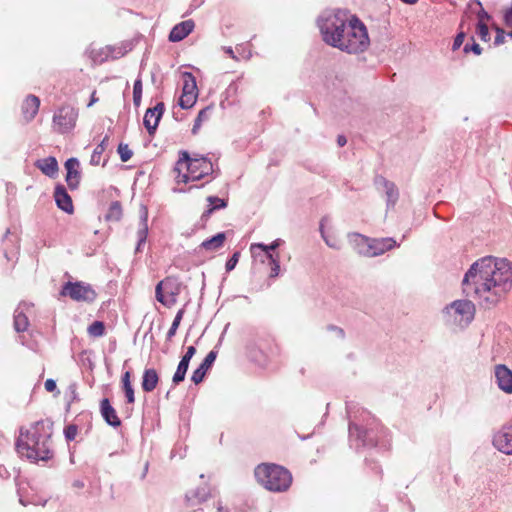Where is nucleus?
<instances>
[{"instance_id": "obj_1", "label": "nucleus", "mask_w": 512, "mask_h": 512, "mask_svg": "<svg viewBox=\"0 0 512 512\" xmlns=\"http://www.w3.org/2000/svg\"><path fill=\"white\" fill-rule=\"evenodd\" d=\"M462 287L467 297L476 298L483 307L491 308L512 288V264L503 258L483 257L466 272Z\"/></svg>"}, {"instance_id": "obj_2", "label": "nucleus", "mask_w": 512, "mask_h": 512, "mask_svg": "<svg viewBox=\"0 0 512 512\" xmlns=\"http://www.w3.org/2000/svg\"><path fill=\"white\" fill-rule=\"evenodd\" d=\"M42 422H36L32 429L23 433L16 443L19 454L33 461H47L52 458L50 436H44L39 433V426Z\"/></svg>"}, {"instance_id": "obj_3", "label": "nucleus", "mask_w": 512, "mask_h": 512, "mask_svg": "<svg viewBox=\"0 0 512 512\" xmlns=\"http://www.w3.org/2000/svg\"><path fill=\"white\" fill-rule=\"evenodd\" d=\"M317 23L323 41L327 45L340 50L345 34L350 28L348 14L342 10L325 12L318 18Z\"/></svg>"}, {"instance_id": "obj_4", "label": "nucleus", "mask_w": 512, "mask_h": 512, "mask_svg": "<svg viewBox=\"0 0 512 512\" xmlns=\"http://www.w3.org/2000/svg\"><path fill=\"white\" fill-rule=\"evenodd\" d=\"M257 482L273 492L286 491L291 483V473L282 466L263 463L255 468Z\"/></svg>"}, {"instance_id": "obj_5", "label": "nucleus", "mask_w": 512, "mask_h": 512, "mask_svg": "<svg viewBox=\"0 0 512 512\" xmlns=\"http://www.w3.org/2000/svg\"><path fill=\"white\" fill-rule=\"evenodd\" d=\"M349 27L340 50L349 54H357L367 50L370 40L365 25L353 16L350 18Z\"/></svg>"}, {"instance_id": "obj_6", "label": "nucleus", "mask_w": 512, "mask_h": 512, "mask_svg": "<svg viewBox=\"0 0 512 512\" xmlns=\"http://www.w3.org/2000/svg\"><path fill=\"white\" fill-rule=\"evenodd\" d=\"M443 312L449 323L466 326L474 318L475 306L469 300H456L445 307Z\"/></svg>"}, {"instance_id": "obj_7", "label": "nucleus", "mask_w": 512, "mask_h": 512, "mask_svg": "<svg viewBox=\"0 0 512 512\" xmlns=\"http://www.w3.org/2000/svg\"><path fill=\"white\" fill-rule=\"evenodd\" d=\"M180 158L176 163L174 171H180V166H185L190 173L192 181L200 180L204 176L213 172L212 163L205 157L190 158L187 151H182Z\"/></svg>"}, {"instance_id": "obj_8", "label": "nucleus", "mask_w": 512, "mask_h": 512, "mask_svg": "<svg viewBox=\"0 0 512 512\" xmlns=\"http://www.w3.org/2000/svg\"><path fill=\"white\" fill-rule=\"evenodd\" d=\"M77 119V109L70 105H63L53 115V128L60 134L70 132L75 127Z\"/></svg>"}, {"instance_id": "obj_9", "label": "nucleus", "mask_w": 512, "mask_h": 512, "mask_svg": "<svg viewBox=\"0 0 512 512\" xmlns=\"http://www.w3.org/2000/svg\"><path fill=\"white\" fill-rule=\"evenodd\" d=\"M61 294L69 296L75 301L92 302L96 298V292L89 284L83 282H68L63 286Z\"/></svg>"}, {"instance_id": "obj_10", "label": "nucleus", "mask_w": 512, "mask_h": 512, "mask_svg": "<svg viewBox=\"0 0 512 512\" xmlns=\"http://www.w3.org/2000/svg\"><path fill=\"white\" fill-rule=\"evenodd\" d=\"M361 237L367 244V249L363 252L366 257H376L384 254L397 246L393 238H369L360 234H355Z\"/></svg>"}, {"instance_id": "obj_11", "label": "nucleus", "mask_w": 512, "mask_h": 512, "mask_svg": "<svg viewBox=\"0 0 512 512\" xmlns=\"http://www.w3.org/2000/svg\"><path fill=\"white\" fill-rule=\"evenodd\" d=\"M373 182L377 190L385 193L387 210L393 208L399 199V190L396 184L382 175H376Z\"/></svg>"}, {"instance_id": "obj_12", "label": "nucleus", "mask_w": 512, "mask_h": 512, "mask_svg": "<svg viewBox=\"0 0 512 512\" xmlns=\"http://www.w3.org/2000/svg\"><path fill=\"white\" fill-rule=\"evenodd\" d=\"M493 445L500 452L512 455V419L511 422L494 435Z\"/></svg>"}, {"instance_id": "obj_13", "label": "nucleus", "mask_w": 512, "mask_h": 512, "mask_svg": "<svg viewBox=\"0 0 512 512\" xmlns=\"http://www.w3.org/2000/svg\"><path fill=\"white\" fill-rule=\"evenodd\" d=\"M165 106L163 102H159L153 108H148L144 115L143 124L149 135H153L158 127L159 121L163 115Z\"/></svg>"}, {"instance_id": "obj_14", "label": "nucleus", "mask_w": 512, "mask_h": 512, "mask_svg": "<svg viewBox=\"0 0 512 512\" xmlns=\"http://www.w3.org/2000/svg\"><path fill=\"white\" fill-rule=\"evenodd\" d=\"M496 383L503 392L512 394V371L503 364H498L494 368Z\"/></svg>"}, {"instance_id": "obj_15", "label": "nucleus", "mask_w": 512, "mask_h": 512, "mask_svg": "<svg viewBox=\"0 0 512 512\" xmlns=\"http://www.w3.org/2000/svg\"><path fill=\"white\" fill-rule=\"evenodd\" d=\"M196 349L194 346H189L187 348V351L185 355L181 358L177 370L174 373V376L172 378V381L175 385H178L180 382H182L185 379L186 372L189 367V363L191 358L195 355Z\"/></svg>"}, {"instance_id": "obj_16", "label": "nucleus", "mask_w": 512, "mask_h": 512, "mask_svg": "<svg viewBox=\"0 0 512 512\" xmlns=\"http://www.w3.org/2000/svg\"><path fill=\"white\" fill-rule=\"evenodd\" d=\"M40 99L35 95H28L22 103L21 112L26 123L31 122L38 113Z\"/></svg>"}, {"instance_id": "obj_17", "label": "nucleus", "mask_w": 512, "mask_h": 512, "mask_svg": "<svg viewBox=\"0 0 512 512\" xmlns=\"http://www.w3.org/2000/svg\"><path fill=\"white\" fill-rule=\"evenodd\" d=\"M67 170L66 181L71 189L77 188L80 180L79 161L76 158H70L65 162Z\"/></svg>"}, {"instance_id": "obj_18", "label": "nucleus", "mask_w": 512, "mask_h": 512, "mask_svg": "<svg viewBox=\"0 0 512 512\" xmlns=\"http://www.w3.org/2000/svg\"><path fill=\"white\" fill-rule=\"evenodd\" d=\"M100 412L106 423L113 427H119L121 421L117 416L115 409L110 404L109 399L104 398L100 402Z\"/></svg>"}, {"instance_id": "obj_19", "label": "nucleus", "mask_w": 512, "mask_h": 512, "mask_svg": "<svg viewBox=\"0 0 512 512\" xmlns=\"http://www.w3.org/2000/svg\"><path fill=\"white\" fill-rule=\"evenodd\" d=\"M194 22L192 20L183 21L173 27L169 34L171 42H178L188 36L194 29Z\"/></svg>"}, {"instance_id": "obj_20", "label": "nucleus", "mask_w": 512, "mask_h": 512, "mask_svg": "<svg viewBox=\"0 0 512 512\" xmlns=\"http://www.w3.org/2000/svg\"><path fill=\"white\" fill-rule=\"evenodd\" d=\"M170 292V296H178L181 291V284L174 277H166L160 281L155 288V294L161 296V292Z\"/></svg>"}, {"instance_id": "obj_21", "label": "nucleus", "mask_w": 512, "mask_h": 512, "mask_svg": "<svg viewBox=\"0 0 512 512\" xmlns=\"http://www.w3.org/2000/svg\"><path fill=\"white\" fill-rule=\"evenodd\" d=\"M217 353L215 351H210L203 362L200 364V366L193 372L191 380L195 384H199L203 381L206 372L208 369L212 366L216 359Z\"/></svg>"}, {"instance_id": "obj_22", "label": "nucleus", "mask_w": 512, "mask_h": 512, "mask_svg": "<svg viewBox=\"0 0 512 512\" xmlns=\"http://www.w3.org/2000/svg\"><path fill=\"white\" fill-rule=\"evenodd\" d=\"M54 198H55L57 206L61 210L65 211L67 213L73 212L72 199L69 196V194L67 193L64 186H57L55 188Z\"/></svg>"}, {"instance_id": "obj_23", "label": "nucleus", "mask_w": 512, "mask_h": 512, "mask_svg": "<svg viewBox=\"0 0 512 512\" xmlns=\"http://www.w3.org/2000/svg\"><path fill=\"white\" fill-rule=\"evenodd\" d=\"M35 165L43 174L51 178H54L59 170L58 162L52 156L38 160Z\"/></svg>"}, {"instance_id": "obj_24", "label": "nucleus", "mask_w": 512, "mask_h": 512, "mask_svg": "<svg viewBox=\"0 0 512 512\" xmlns=\"http://www.w3.org/2000/svg\"><path fill=\"white\" fill-rule=\"evenodd\" d=\"M209 495V489L206 486H203L187 492L185 499L189 506H195L206 501Z\"/></svg>"}, {"instance_id": "obj_25", "label": "nucleus", "mask_w": 512, "mask_h": 512, "mask_svg": "<svg viewBox=\"0 0 512 512\" xmlns=\"http://www.w3.org/2000/svg\"><path fill=\"white\" fill-rule=\"evenodd\" d=\"M158 381H159V376H158L157 371L153 368L146 369L143 373L142 384H141L142 389L145 392H151L156 388Z\"/></svg>"}, {"instance_id": "obj_26", "label": "nucleus", "mask_w": 512, "mask_h": 512, "mask_svg": "<svg viewBox=\"0 0 512 512\" xmlns=\"http://www.w3.org/2000/svg\"><path fill=\"white\" fill-rule=\"evenodd\" d=\"M225 240H226V235H225V233L221 232V233H218L217 235L213 236L212 238L203 241L201 243L200 247H202L208 251H216L223 246Z\"/></svg>"}, {"instance_id": "obj_27", "label": "nucleus", "mask_w": 512, "mask_h": 512, "mask_svg": "<svg viewBox=\"0 0 512 512\" xmlns=\"http://www.w3.org/2000/svg\"><path fill=\"white\" fill-rule=\"evenodd\" d=\"M122 217V206L119 201H114L110 204L105 219L107 221H119Z\"/></svg>"}, {"instance_id": "obj_28", "label": "nucleus", "mask_w": 512, "mask_h": 512, "mask_svg": "<svg viewBox=\"0 0 512 512\" xmlns=\"http://www.w3.org/2000/svg\"><path fill=\"white\" fill-rule=\"evenodd\" d=\"M182 77H183V81H184V85H183V89H182L183 92L182 93L197 94V86H196L195 77L191 73H189V72L183 73Z\"/></svg>"}, {"instance_id": "obj_29", "label": "nucleus", "mask_w": 512, "mask_h": 512, "mask_svg": "<svg viewBox=\"0 0 512 512\" xmlns=\"http://www.w3.org/2000/svg\"><path fill=\"white\" fill-rule=\"evenodd\" d=\"M108 142H109V137L105 136L103 138V140L101 141V143L96 146V148L94 149V151L92 153L91 159H90V163L92 165H99L100 160H101V155L103 154L106 147L108 146Z\"/></svg>"}, {"instance_id": "obj_30", "label": "nucleus", "mask_w": 512, "mask_h": 512, "mask_svg": "<svg viewBox=\"0 0 512 512\" xmlns=\"http://www.w3.org/2000/svg\"><path fill=\"white\" fill-rule=\"evenodd\" d=\"M207 201L210 203V204H214L215 202H219V205H216V206H212L210 207L209 209H207L203 214H202V219H205L207 220L210 215L212 214V212L216 209H219V208H225L227 206V202L223 199H220L218 197H215V196H209L207 198Z\"/></svg>"}, {"instance_id": "obj_31", "label": "nucleus", "mask_w": 512, "mask_h": 512, "mask_svg": "<svg viewBox=\"0 0 512 512\" xmlns=\"http://www.w3.org/2000/svg\"><path fill=\"white\" fill-rule=\"evenodd\" d=\"M28 327V318L21 311H16L14 314V328L17 332H23Z\"/></svg>"}, {"instance_id": "obj_32", "label": "nucleus", "mask_w": 512, "mask_h": 512, "mask_svg": "<svg viewBox=\"0 0 512 512\" xmlns=\"http://www.w3.org/2000/svg\"><path fill=\"white\" fill-rule=\"evenodd\" d=\"M280 245V240L277 239L273 241L270 245H265L262 243H256L251 245V252L255 254L256 249H261L265 252V257L268 258V254H271V251H274L276 248H278Z\"/></svg>"}, {"instance_id": "obj_33", "label": "nucleus", "mask_w": 512, "mask_h": 512, "mask_svg": "<svg viewBox=\"0 0 512 512\" xmlns=\"http://www.w3.org/2000/svg\"><path fill=\"white\" fill-rule=\"evenodd\" d=\"M196 99H197V94H193V93H189V94H186V93H182L180 99H179V105L181 106V108L183 109H189L191 107H193V105L195 104L196 102Z\"/></svg>"}, {"instance_id": "obj_34", "label": "nucleus", "mask_w": 512, "mask_h": 512, "mask_svg": "<svg viewBox=\"0 0 512 512\" xmlns=\"http://www.w3.org/2000/svg\"><path fill=\"white\" fill-rule=\"evenodd\" d=\"M105 325L102 321H94L88 327V334L92 337H101L104 335Z\"/></svg>"}, {"instance_id": "obj_35", "label": "nucleus", "mask_w": 512, "mask_h": 512, "mask_svg": "<svg viewBox=\"0 0 512 512\" xmlns=\"http://www.w3.org/2000/svg\"><path fill=\"white\" fill-rule=\"evenodd\" d=\"M155 297L157 299V301H159L162 305H164L165 307H172L176 301H177V296H170V292H161V296H159L158 294H155Z\"/></svg>"}, {"instance_id": "obj_36", "label": "nucleus", "mask_w": 512, "mask_h": 512, "mask_svg": "<svg viewBox=\"0 0 512 512\" xmlns=\"http://www.w3.org/2000/svg\"><path fill=\"white\" fill-rule=\"evenodd\" d=\"M146 220H147V210L144 207L143 208V221L146 222ZM147 232H148V228H147L146 223H144V227L141 230H139V232H138L139 241H138V245L136 247L137 252L140 251L141 245L146 241Z\"/></svg>"}, {"instance_id": "obj_37", "label": "nucleus", "mask_w": 512, "mask_h": 512, "mask_svg": "<svg viewBox=\"0 0 512 512\" xmlns=\"http://www.w3.org/2000/svg\"><path fill=\"white\" fill-rule=\"evenodd\" d=\"M141 98H142V81H141V79H137L134 82V87H133V103L136 107L140 106Z\"/></svg>"}, {"instance_id": "obj_38", "label": "nucleus", "mask_w": 512, "mask_h": 512, "mask_svg": "<svg viewBox=\"0 0 512 512\" xmlns=\"http://www.w3.org/2000/svg\"><path fill=\"white\" fill-rule=\"evenodd\" d=\"M183 314H184V310L183 309H180L177 312V314H176V316H175V318L173 320V323H172V325H171V327H170V329H169V331L167 333V339H171L176 334V331H177V329H178V327L180 325V322L182 320Z\"/></svg>"}, {"instance_id": "obj_39", "label": "nucleus", "mask_w": 512, "mask_h": 512, "mask_svg": "<svg viewBox=\"0 0 512 512\" xmlns=\"http://www.w3.org/2000/svg\"><path fill=\"white\" fill-rule=\"evenodd\" d=\"M122 162H127L131 159L133 152L127 144L120 143L117 149Z\"/></svg>"}, {"instance_id": "obj_40", "label": "nucleus", "mask_w": 512, "mask_h": 512, "mask_svg": "<svg viewBox=\"0 0 512 512\" xmlns=\"http://www.w3.org/2000/svg\"><path fill=\"white\" fill-rule=\"evenodd\" d=\"M268 259L270 260L271 267V277H276L279 274L280 271V265H279V257L278 255L274 257L273 254H268Z\"/></svg>"}, {"instance_id": "obj_41", "label": "nucleus", "mask_w": 512, "mask_h": 512, "mask_svg": "<svg viewBox=\"0 0 512 512\" xmlns=\"http://www.w3.org/2000/svg\"><path fill=\"white\" fill-rule=\"evenodd\" d=\"M477 32H478V35L480 36V38L483 41L486 42V41L490 40L489 29H488V26L485 23H478Z\"/></svg>"}, {"instance_id": "obj_42", "label": "nucleus", "mask_w": 512, "mask_h": 512, "mask_svg": "<svg viewBox=\"0 0 512 512\" xmlns=\"http://www.w3.org/2000/svg\"><path fill=\"white\" fill-rule=\"evenodd\" d=\"M471 40L473 41V44L470 45V44H466L464 46V49L463 51L465 53H469L470 51H472L474 54L476 55H480L482 53V48L480 47L479 44H477L475 41H474V38L472 37Z\"/></svg>"}, {"instance_id": "obj_43", "label": "nucleus", "mask_w": 512, "mask_h": 512, "mask_svg": "<svg viewBox=\"0 0 512 512\" xmlns=\"http://www.w3.org/2000/svg\"><path fill=\"white\" fill-rule=\"evenodd\" d=\"M77 432H78V428L76 425H68L65 430H64V433H65V437L68 441H72L75 439L76 435H77Z\"/></svg>"}, {"instance_id": "obj_44", "label": "nucleus", "mask_w": 512, "mask_h": 512, "mask_svg": "<svg viewBox=\"0 0 512 512\" xmlns=\"http://www.w3.org/2000/svg\"><path fill=\"white\" fill-rule=\"evenodd\" d=\"M240 252H235L232 257L226 262L225 268L227 272L232 271L238 263Z\"/></svg>"}, {"instance_id": "obj_45", "label": "nucleus", "mask_w": 512, "mask_h": 512, "mask_svg": "<svg viewBox=\"0 0 512 512\" xmlns=\"http://www.w3.org/2000/svg\"><path fill=\"white\" fill-rule=\"evenodd\" d=\"M465 37H466V34L464 31H460L455 39H454V42H453V46H452V49L453 50H457L461 47V45L463 44L464 40H465Z\"/></svg>"}, {"instance_id": "obj_46", "label": "nucleus", "mask_w": 512, "mask_h": 512, "mask_svg": "<svg viewBox=\"0 0 512 512\" xmlns=\"http://www.w3.org/2000/svg\"><path fill=\"white\" fill-rule=\"evenodd\" d=\"M495 30H496V37H495V40H494V44L495 45H500V44H503L504 43V40H505V31L498 27V26H495L494 27Z\"/></svg>"}, {"instance_id": "obj_47", "label": "nucleus", "mask_w": 512, "mask_h": 512, "mask_svg": "<svg viewBox=\"0 0 512 512\" xmlns=\"http://www.w3.org/2000/svg\"><path fill=\"white\" fill-rule=\"evenodd\" d=\"M183 166H180V170H182ZM177 176L176 180L177 183H188L190 180H192L190 173L182 174L181 171H176Z\"/></svg>"}, {"instance_id": "obj_48", "label": "nucleus", "mask_w": 512, "mask_h": 512, "mask_svg": "<svg viewBox=\"0 0 512 512\" xmlns=\"http://www.w3.org/2000/svg\"><path fill=\"white\" fill-rule=\"evenodd\" d=\"M210 112H211V108L210 107H206L204 109H202L196 120H198V122H204V121H207L209 119V116H210Z\"/></svg>"}, {"instance_id": "obj_49", "label": "nucleus", "mask_w": 512, "mask_h": 512, "mask_svg": "<svg viewBox=\"0 0 512 512\" xmlns=\"http://www.w3.org/2000/svg\"><path fill=\"white\" fill-rule=\"evenodd\" d=\"M320 231H321L322 238L324 239L325 243L329 247L334 248V249H339V246H338L336 240H331V239H329L328 237L325 236L324 231H323V225H321Z\"/></svg>"}, {"instance_id": "obj_50", "label": "nucleus", "mask_w": 512, "mask_h": 512, "mask_svg": "<svg viewBox=\"0 0 512 512\" xmlns=\"http://www.w3.org/2000/svg\"><path fill=\"white\" fill-rule=\"evenodd\" d=\"M125 396L128 403H134L135 397H134V390L132 386L124 387Z\"/></svg>"}, {"instance_id": "obj_51", "label": "nucleus", "mask_w": 512, "mask_h": 512, "mask_svg": "<svg viewBox=\"0 0 512 512\" xmlns=\"http://www.w3.org/2000/svg\"><path fill=\"white\" fill-rule=\"evenodd\" d=\"M504 23L506 27H512V8L508 9L504 13Z\"/></svg>"}, {"instance_id": "obj_52", "label": "nucleus", "mask_w": 512, "mask_h": 512, "mask_svg": "<svg viewBox=\"0 0 512 512\" xmlns=\"http://www.w3.org/2000/svg\"><path fill=\"white\" fill-rule=\"evenodd\" d=\"M45 389L48 391V392H53L56 390L57 386H56V382L53 380V379H47L45 381Z\"/></svg>"}, {"instance_id": "obj_53", "label": "nucleus", "mask_w": 512, "mask_h": 512, "mask_svg": "<svg viewBox=\"0 0 512 512\" xmlns=\"http://www.w3.org/2000/svg\"><path fill=\"white\" fill-rule=\"evenodd\" d=\"M477 16L479 20L478 23H484L485 20L490 19L489 14L483 8H481Z\"/></svg>"}, {"instance_id": "obj_54", "label": "nucleus", "mask_w": 512, "mask_h": 512, "mask_svg": "<svg viewBox=\"0 0 512 512\" xmlns=\"http://www.w3.org/2000/svg\"><path fill=\"white\" fill-rule=\"evenodd\" d=\"M122 383H123V388L124 387H128V386H132L131 383H130V372L129 371L124 373V375L122 377Z\"/></svg>"}, {"instance_id": "obj_55", "label": "nucleus", "mask_w": 512, "mask_h": 512, "mask_svg": "<svg viewBox=\"0 0 512 512\" xmlns=\"http://www.w3.org/2000/svg\"><path fill=\"white\" fill-rule=\"evenodd\" d=\"M346 143H347V139H346V137H345L344 135H339V136L337 137V144H338L339 146H341V147H342V146H344Z\"/></svg>"}, {"instance_id": "obj_56", "label": "nucleus", "mask_w": 512, "mask_h": 512, "mask_svg": "<svg viewBox=\"0 0 512 512\" xmlns=\"http://www.w3.org/2000/svg\"><path fill=\"white\" fill-rule=\"evenodd\" d=\"M201 124H202V122H198V120L195 119V122H194V125H193V128H192V133L193 134H197L198 130L201 127Z\"/></svg>"}, {"instance_id": "obj_57", "label": "nucleus", "mask_w": 512, "mask_h": 512, "mask_svg": "<svg viewBox=\"0 0 512 512\" xmlns=\"http://www.w3.org/2000/svg\"><path fill=\"white\" fill-rule=\"evenodd\" d=\"M223 50L225 53L229 54L233 59H237L231 47H224Z\"/></svg>"}, {"instance_id": "obj_58", "label": "nucleus", "mask_w": 512, "mask_h": 512, "mask_svg": "<svg viewBox=\"0 0 512 512\" xmlns=\"http://www.w3.org/2000/svg\"><path fill=\"white\" fill-rule=\"evenodd\" d=\"M96 92L94 91L91 95V100L88 103V107L92 106L94 103L98 101V98L95 96Z\"/></svg>"}, {"instance_id": "obj_59", "label": "nucleus", "mask_w": 512, "mask_h": 512, "mask_svg": "<svg viewBox=\"0 0 512 512\" xmlns=\"http://www.w3.org/2000/svg\"><path fill=\"white\" fill-rule=\"evenodd\" d=\"M350 433L353 434V431H358L359 427L357 425H350L349 426Z\"/></svg>"}, {"instance_id": "obj_60", "label": "nucleus", "mask_w": 512, "mask_h": 512, "mask_svg": "<svg viewBox=\"0 0 512 512\" xmlns=\"http://www.w3.org/2000/svg\"><path fill=\"white\" fill-rule=\"evenodd\" d=\"M403 2L407 3V4H414L417 2V0H402Z\"/></svg>"}, {"instance_id": "obj_61", "label": "nucleus", "mask_w": 512, "mask_h": 512, "mask_svg": "<svg viewBox=\"0 0 512 512\" xmlns=\"http://www.w3.org/2000/svg\"><path fill=\"white\" fill-rule=\"evenodd\" d=\"M147 469H148V464L145 465V471H144L143 477L145 476V472L147 471Z\"/></svg>"}, {"instance_id": "obj_62", "label": "nucleus", "mask_w": 512, "mask_h": 512, "mask_svg": "<svg viewBox=\"0 0 512 512\" xmlns=\"http://www.w3.org/2000/svg\"><path fill=\"white\" fill-rule=\"evenodd\" d=\"M511 28V31L508 33V36L512 37V27Z\"/></svg>"}, {"instance_id": "obj_63", "label": "nucleus", "mask_w": 512, "mask_h": 512, "mask_svg": "<svg viewBox=\"0 0 512 512\" xmlns=\"http://www.w3.org/2000/svg\"><path fill=\"white\" fill-rule=\"evenodd\" d=\"M213 206H216V205H219V202H215L214 204H212Z\"/></svg>"}]
</instances>
